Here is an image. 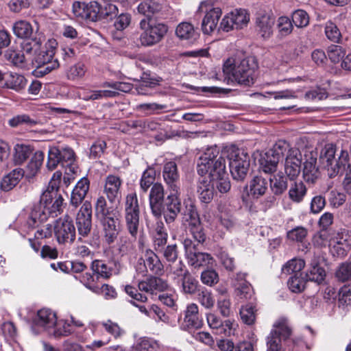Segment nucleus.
Listing matches in <instances>:
<instances>
[{
	"instance_id": "obj_45",
	"label": "nucleus",
	"mask_w": 351,
	"mask_h": 351,
	"mask_svg": "<svg viewBox=\"0 0 351 351\" xmlns=\"http://www.w3.org/2000/svg\"><path fill=\"white\" fill-rule=\"evenodd\" d=\"M13 160L15 165H21L33 154L32 146L24 144H16L14 148Z\"/></svg>"
},
{
	"instance_id": "obj_38",
	"label": "nucleus",
	"mask_w": 351,
	"mask_h": 351,
	"mask_svg": "<svg viewBox=\"0 0 351 351\" xmlns=\"http://www.w3.org/2000/svg\"><path fill=\"white\" fill-rule=\"evenodd\" d=\"M34 322L37 326L49 328L57 323V316L51 309L42 308L37 312Z\"/></svg>"
},
{
	"instance_id": "obj_31",
	"label": "nucleus",
	"mask_w": 351,
	"mask_h": 351,
	"mask_svg": "<svg viewBox=\"0 0 351 351\" xmlns=\"http://www.w3.org/2000/svg\"><path fill=\"white\" fill-rule=\"evenodd\" d=\"M154 250L161 252L167 243L168 234L162 221H157L152 232Z\"/></svg>"
},
{
	"instance_id": "obj_18",
	"label": "nucleus",
	"mask_w": 351,
	"mask_h": 351,
	"mask_svg": "<svg viewBox=\"0 0 351 351\" xmlns=\"http://www.w3.org/2000/svg\"><path fill=\"white\" fill-rule=\"evenodd\" d=\"M79 280L88 290L95 294L102 295L106 300H112L117 297V291L113 286L108 284L100 285L99 282H95L89 274L80 275Z\"/></svg>"
},
{
	"instance_id": "obj_62",
	"label": "nucleus",
	"mask_w": 351,
	"mask_h": 351,
	"mask_svg": "<svg viewBox=\"0 0 351 351\" xmlns=\"http://www.w3.org/2000/svg\"><path fill=\"white\" fill-rule=\"evenodd\" d=\"M256 308L252 304H247L243 306L240 310V316L242 321L247 324L252 325L256 319Z\"/></svg>"
},
{
	"instance_id": "obj_25",
	"label": "nucleus",
	"mask_w": 351,
	"mask_h": 351,
	"mask_svg": "<svg viewBox=\"0 0 351 351\" xmlns=\"http://www.w3.org/2000/svg\"><path fill=\"white\" fill-rule=\"evenodd\" d=\"M303 162V178L307 182L314 183L319 177V168L317 166V153L308 152L304 154Z\"/></svg>"
},
{
	"instance_id": "obj_50",
	"label": "nucleus",
	"mask_w": 351,
	"mask_h": 351,
	"mask_svg": "<svg viewBox=\"0 0 351 351\" xmlns=\"http://www.w3.org/2000/svg\"><path fill=\"white\" fill-rule=\"evenodd\" d=\"M228 14L230 16L236 29L243 28L247 25L250 21V16L247 10L245 9H236Z\"/></svg>"
},
{
	"instance_id": "obj_47",
	"label": "nucleus",
	"mask_w": 351,
	"mask_h": 351,
	"mask_svg": "<svg viewBox=\"0 0 351 351\" xmlns=\"http://www.w3.org/2000/svg\"><path fill=\"white\" fill-rule=\"evenodd\" d=\"M280 160L269 150L260 159V167L266 173H271L277 169Z\"/></svg>"
},
{
	"instance_id": "obj_58",
	"label": "nucleus",
	"mask_w": 351,
	"mask_h": 351,
	"mask_svg": "<svg viewBox=\"0 0 351 351\" xmlns=\"http://www.w3.org/2000/svg\"><path fill=\"white\" fill-rule=\"evenodd\" d=\"M36 119L32 118L27 114H18L13 117L8 121L9 125L12 128H16L21 125L33 127L38 124Z\"/></svg>"
},
{
	"instance_id": "obj_11",
	"label": "nucleus",
	"mask_w": 351,
	"mask_h": 351,
	"mask_svg": "<svg viewBox=\"0 0 351 351\" xmlns=\"http://www.w3.org/2000/svg\"><path fill=\"white\" fill-rule=\"evenodd\" d=\"M195 244L191 239H185L183 241L184 247L188 263L195 268L213 266L215 261L208 253L200 252L198 250L199 243Z\"/></svg>"
},
{
	"instance_id": "obj_14",
	"label": "nucleus",
	"mask_w": 351,
	"mask_h": 351,
	"mask_svg": "<svg viewBox=\"0 0 351 351\" xmlns=\"http://www.w3.org/2000/svg\"><path fill=\"white\" fill-rule=\"evenodd\" d=\"M117 263L113 260L95 259L90 264L92 273L86 271L84 274H89L95 281L109 280L116 274Z\"/></svg>"
},
{
	"instance_id": "obj_27",
	"label": "nucleus",
	"mask_w": 351,
	"mask_h": 351,
	"mask_svg": "<svg viewBox=\"0 0 351 351\" xmlns=\"http://www.w3.org/2000/svg\"><path fill=\"white\" fill-rule=\"evenodd\" d=\"M121 185L122 180L120 177L112 174H109L106 176L104 187V193L106 194L110 204L119 202L121 197Z\"/></svg>"
},
{
	"instance_id": "obj_44",
	"label": "nucleus",
	"mask_w": 351,
	"mask_h": 351,
	"mask_svg": "<svg viewBox=\"0 0 351 351\" xmlns=\"http://www.w3.org/2000/svg\"><path fill=\"white\" fill-rule=\"evenodd\" d=\"M95 216L98 219L119 213V211L117 208L108 207L106 199L104 196L97 197L95 204Z\"/></svg>"
},
{
	"instance_id": "obj_32",
	"label": "nucleus",
	"mask_w": 351,
	"mask_h": 351,
	"mask_svg": "<svg viewBox=\"0 0 351 351\" xmlns=\"http://www.w3.org/2000/svg\"><path fill=\"white\" fill-rule=\"evenodd\" d=\"M90 187V181L87 177L82 178L72 191L71 204L75 208L81 204L87 195Z\"/></svg>"
},
{
	"instance_id": "obj_12",
	"label": "nucleus",
	"mask_w": 351,
	"mask_h": 351,
	"mask_svg": "<svg viewBox=\"0 0 351 351\" xmlns=\"http://www.w3.org/2000/svg\"><path fill=\"white\" fill-rule=\"evenodd\" d=\"M53 230L58 243L65 244L74 242L76 237V230L73 219L68 215L56 221Z\"/></svg>"
},
{
	"instance_id": "obj_61",
	"label": "nucleus",
	"mask_w": 351,
	"mask_h": 351,
	"mask_svg": "<svg viewBox=\"0 0 351 351\" xmlns=\"http://www.w3.org/2000/svg\"><path fill=\"white\" fill-rule=\"evenodd\" d=\"M196 294L197 299L202 306L208 309L213 307L215 299L209 290L202 287Z\"/></svg>"
},
{
	"instance_id": "obj_40",
	"label": "nucleus",
	"mask_w": 351,
	"mask_h": 351,
	"mask_svg": "<svg viewBox=\"0 0 351 351\" xmlns=\"http://www.w3.org/2000/svg\"><path fill=\"white\" fill-rule=\"evenodd\" d=\"M288 179L286 175L279 172L269 178L270 188L275 195H282L288 189Z\"/></svg>"
},
{
	"instance_id": "obj_19",
	"label": "nucleus",
	"mask_w": 351,
	"mask_h": 351,
	"mask_svg": "<svg viewBox=\"0 0 351 351\" xmlns=\"http://www.w3.org/2000/svg\"><path fill=\"white\" fill-rule=\"evenodd\" d=\"M351 247V232L341 229L330 244V252L333 256L343 258Z\"/></svg>"
},
{
	"instance_id": "obj_59",
	"label": "nucleus",
	"mask_w": 351,
	"mask_h": 351,
	"mask_svg": "<svg viewBox=\"0 0 351 351\" xmlns=\"http://www.w3.org/2000/svg\"><path fill=\"white\" fill-rule=\"evenodd\" d=\"M62 173L60 171H56L51 180L49 182V185L47 189L44 191V198L51 197L53 195L56 194V191H60V184L61 182Z\"/></svg>"
},
{
	"instance_id": "obj_30",
	"label": "nucleus",
	"mask_w": 351,
	"mask_h": 351,
	"mask_svg": "<svg viewBox=\"0 0 351 351\" xmlns=\"http://www.w3.org/2000/svg\"><path fill=\"white\" fill-rule=\"evenodd\" d=\"M206 319L208 326L217 335L229 337L233 333V323L230 319L223 322L213 313L208 314Z\"/></svg>"
},
{
	"instance_id": "obj_22",
	"label": "nucleus",
	"mask_w": 351,
	"mask_h": 351,
	"mask_svg": "<svg viewBox=\"0 0 351 351\" xmlns=\"http://www.w3.org/2000/svg\"><path fill=\"white\" fill-rule=\"evenodd\" d=\"M169 287L167 280L152 275L138 283V288L141 291L150 295H156L159 292H164L168 290Z\"/></svg>"
},
{
	"instance_id": "obj_56",
	"label": "nucleus",
	"mask_w": 351,
	"mask_h": 351,
	"mask_svg": "<svg viewBox=\"0 0 351 351\" xmlns=\"http://www.w3.org/2000/svg\"><path fill=\"white\" fill-rule=\"evenodd\" d=\"M307 281L304 274L300 275H292L289 278L287 285L292 292L301 293L304 291Z\"/></svg>"
},
{
	"instance_id": "obj_1",
	"label": "nucleus",
	"mask_w": 351,
	"mask_h": 351,
	"mask_svg": "<svg viewBox=\"0 0 351 351\" xmlns=\"http://www.w3.org/2000/svg\"><path fill=\"white\" fill-rule=\"evenodd\" d=\"M267 337V351H291L308 348L302 337H294L293 328L287 319H279Z\"/></svg>"
},
{
	"instance_id": "obj_35",
	"label": "nucleus",
	"mask_w": 351,
	"mask_h": 351,
	"mask_svg": "<svg viewBox=\"0 0 351 351\" xmlns=\"http://www.w3.org/2000/svg\"><path fill=\"white\" fill-rule=\"evenodd\" d=\"M290 182L288 192L289 198L294 203H301L307 195L308 189L306 186L302 181L294 180Z\"/></svg>"
},
{
	"instance_id": "obj_46",
	"label": "nucleus",
	"mask_w": 351,
	"mask_h": 351,
	"mask_svg": "<svg viewBox=\"0 0 351 351\" xmlns=\"http://www.w3.org/2000/svg\"><path fill=\"white\" fill-rule=\"evenodd\" d=\"M124 215H141L138 196L133 191L126 195L124 202Z\"/></svg>"
},
{
	"instance_id": "obj_9",
	"label": "nucleus",
	"mask_w": 351,
	"mask_h": 351,
	"mask_svg": "<svg viewBox=\"0 0 351 351\" xmlns=\"http://www.w3.org/2000/svg\"><path fill=\"white\" fill-rule=\"evenodd\" d=\"M140 27L143 31L139 36L141 45L143 47H152L159 43L168 32V26L163 23L147 21L142 19Z\"/></svg>"
},
{
	"instance_id": "obj_53",
	"label": "nucleus",
	"mask_w": 351,
	"mask_h": 351,
	"mask_svg": "<svg viewBox=\"0 0 351 351\" xmlns=\"http://www.w3.org/2000/svg\"><path fill=\"white\" fill-rule=\"evenodd\" d=\"M125 227L132 238L136 239L138 234L140 215H124Z\"/></svg>"
},
{
	"instance_id": "obj_54",
	"label": "nucleus",
	"mask_w": 351,
	"mask_h": 351,
	"mask_svg": "<svg viewBox=\"0 0 351 351\" xmlns=\"http://www.w3.org/2000/svg\"><path fill=\"white\" fill-rule=\"evenodd\" d=\"M156 172L154 167H148L143 172L140 180L141 189L146 193L153 186L156 180Z\"/></svg>"
},
{
	"instance_id": "obj_24",
	"label": "nucleus",
	"mask_w": 351,
	"mask_h": 351,
	"mask_svg": "<svg viewBox=\"0 0 351 351\" xmlns=\"http://www.w3.org/2000/svg\"><path fill=\"white\" fill-rule=\"evenodd\" d=\"M184 319L181 327L185 330H196L203 326V319L199 313V308L196 304H189L184 311Z\"/></svg>"
},
{
	"instance_id": "obj_28",
	"label": "nucleus",
	"mask_w": 351,
	"mask_h": 351,
	"mask_svg": "<svg viewBox=\"0 0 351 351\" xmlns=\"http://www.w3.org/2000/svg\"><path fill=\"white\" fill-rule=\"evenodd\" d=\"M165 200L163 186L158 182L154 184L149 195V202L152 213L154 216H161L162 213V204Z\"/></svg>"
},
{
	"instance_id": "obj_6",
	"label": "nucleus",
	"mask_w": 351,
	"mask_h": 351,
	"mask_svg": "<svg viewBox=\"0 0 351 351\" xmlns=\"http://www.w3.org/2000/svg\"><path fill=\"white\" fill-rule=\"evenodd\" d=\"M224 153L229 160L230 171L233 180L243 181L250 168V156L233 145L225 147Z\"/></svg>"
},
{
	"instance_id": "obj_20",
	"label": "nucleus",
	"mask_w": 351,
	"mask_h": 351,
	"mask_svg": "<svg viewBox=\"0 0 351 351\" xmlns=\"http://www.w3.org/2000/svg\"><path fill=\"white\" fill-rule=\"evenodd\" d=\"M179 193L171 191L162 204V213L167 223L174 222L178 215L181 213V201Z\"/></svg>"
},
{
	"instance_id": "obj_2",
	"label": "nucleus",
	"mask_w": 351,
	"mask_h": 351,
	"mask_svg": "<svg viewBox=\"0 0 351 351\" xmlns=\"http://www.w3.org/2000/svg\"><path fill=\"white\" fill-rule=\"evenodd\" d=\"M258 64L254 58L241 61L237 66L226 61L223 65V72L228 83L230 81L245 87L252 86L258 75Z\"/></svg>"
},
{
	"instance_id": "obj_26",
	"label": "nucleus",
	"mask_w": 351,
	"mask_h": 351,
	"mask_svg": "<svg viewBox=\"0 0 351 351\" xmlns=\"http://www.w3.org/2000/svg\"><path fill=\"white\" fill-rule=\"evenodd\" d=\"M302 154L299 149L290 150L285 159V171L290 181L297 178L301 171Z\"/></svg>"
},
{
	"instance_id": "obj_49",
	"label": "nucleus",
	"mask_w": 351,
	"mask_h": 351,
	"mask_svg": "<svg viewBox=\"0 0 351 351\" xmlns=\"http://www.w3.org/2000/svg\"><path fill=\"white\" fill-rule=\"evenodd\" d=\"M14 34L21 38H25V40H32L30 38L33 34V28L30 23L26 21H19L14 23L13 25Z\"/></svg>"
},
{
	"instance_id": "obj_37",
	"label": "nucleus",
	"mask_w": 351,
	"mask_h": 351,
	"mask_svg": "<svg viewBox=\"0 0 351 351\" xmlns=\"http://www.w3.org/2000/svg\"><path fill=\"white\" fill-rule=\"evenodd\" d=\"M55 50L56 48L51 45L49 47L45 46L42 49L40 45V49L36 51V53H33L34 58L32 60L34 61L38 65L51 64V63H53L56 60H57L56 58H54Z\"/></svg>"
},
{
	"instance_id": "obj_57",
	"label": "nucleus",
	"mask_w": 351,
	"mask_h": 351,
	"mask_svg": "<svg viewBox=\"0 0 351 351\" xmlns=\"http://www.w3.org/2000/svg\"><path fill=\"white\" fill-rule=\"evenodd\" d=\"M308 281L316 282L317 285L321 284L325 279L326 271L325 269L315 264L311 266L308 271L305 274Z\"/></svg>"
},
{
	"instance_id": "obj_55",
	"label": "nucleus",
	"mask_w": 351,
	"mask_h": 351,
	"mask_svg": "<svg viewBox=\"0 0 351 351\" xmlns=\"http://www.w3.org/2000/svg\"><path fill=\"white\" fill-rule=\"evenodd\" d=\"M209 180L213 185V188H216L221 193H226L230 189L231 184L227 176L226 169L219 177L212 178Z\"/></svg>"
},
{
	"instance_id": "obj_36",
	"label": "nucleus",
	"mask_w": 351,
	"mask_h": 351,
	"mask_svg": "<svg viewBox=\"0 0 351 351\" xmlns=\"http://www.w3.org/2000/svg\"><path fill=\"white\" fill-rule=\"evenodd\" d=\"M25 175V171L21 168L12 170L5 176L1 183L0 187L4 191H9L15 187Z\"/></svg>"
},
{
	"instance_id": "obj_21",
	"label": "nucleus",
	"mask_w": 351,
	"mask_h": 351,
	"mask_svg": "<svg viewBox=\"0 0 351 351\" xmlns=\"http://www.w3.org/2000/svg\"><path fill=\"white\" fill-rule=\"evenodd\" d=\"M208 5L202 2L199 6L198 11L206 12L202 23V30L205 34H211L217 27L222 12L219 8H213L208 10Z\"/></svg>"
},
{
	"instance_id": "obj_42",
	"label": "nucleus",
	"mask_w": 351,
	"mask_h": 351,
	"mask_svg": "<svg viewBox=\"0 0 351 351\" xmlns=\"http://www.w3.org/2000/svg\"><path fill=\"white\" fill-rule=\"evenodd\" d=\"M182 281V291L184 294L195 295L202 287L199 281L189 271H185V274Z\"/></svg>"
},
{
	"instance_id": "obj_5",
	"label": "nucleus",
	"mask_w": 351,
	"mask_h": 351,
	"mask_svg": "<svg viewBox=\"0 0 351 351\" xmlns=\"http://www.w3.org/2000/svg\"><path fill=\"white\" fill-rule=\"evenodd\" d=\"M319 165L327 171L330 178L343 174L350 162V155L347 150L341 149L338 154L336 145L328 143L322 149L319 157Z\"/></svg>"
},
{
	"instance_id": "obj_4",
	"label": "nucleus",
	"mask_w": 351,
	"mask_h": 351,
	"mask_svg": "<svg viewBox=\"0 0 351 351\" xmlns=\"http://www.w3.org/2000/svg\"><path fill=\"white\" fill-rule=\"evenodd\" d=\"M41 205L35 206L32 208L27 219V226L30 228L38 227L40 223L47 220L49 216L56 217L60 215L63 211L64 199L60 191H56V194L53 196L44 198V192L40 197Z\"/></svg>"
},
{
	"instance_id": "obj_51",
	"label": "nucleus",
	"mask_w": 351,
	"mask_h": 351,
	"mask_svg": "<svg viewBox=\"0 0 351 351\" xmlns=\"http://www.w3.org/2000/svg\"><path fill=\"white\" fill-rule=\"evenodd\" d=\"M158 341L147 337L139 338L134 346V351H158Z\"/></svg>"
},
{
	"instance_id": "obj_17",
	"label": "nucleus",
	"mask_w": 351,
	"mask_h": 351,
	"mask_svg": "<svg viewBox=\"0 0 351 351\" xmlns=\"http://www.w3.org/2000/svg\"><path fill=\"white\" fill-rule=\"evenodd\" d=\"M92 204L89 201H85L77 213L75 222L78 234V239L82 241V237H86L92 229Z\"/></svg>"
},
{
	"instance_id": "obj_7",
	"label": "nucleus",
	"mask_w": 351,
	"mask_h": 351,
	"mask_svg": "<svg viewBox=\"0 0 351 351\" xmlns=\"http://www.w3.org/2000/svg\"><path fill=\"white\" fill-rule=\"evenodd\" d=\"M184 208L181 213L183 220L187 222L189 232L196 242L204 243L206 239V234L195 202L189 198L184 199Z\"/></svg>"
},
{
	"instance_id": "obj_29",
	"label": "nucleus",
	"mask_w": 351,
	"mask_h": 351,
	"mask_svg": "<svg viewBox=\"0 0 351 351\" xmlns=\"http://www.w3.org/2000/svg\"><path fill=\"white\" fill-rule=\"evenodd\" d=\"M275 18L272 13L260 9L256 14V24L262 37L269 38L273 32Z\"/></svg>"
},
{
	"instance_id": "obj_41",
	"label": "nucleus",
	"mask_w": 351,
	"mask_h": 351,
	"mask_svg": "<svg viewBox=\"0 0 351 351\" xmlns=\"http://www.w3.org/2000/svg\"><path fill=\"white\" fill-rule=\"evenodd\" d=\"M44 158V153L41 151H37L33 154L25 170H24L25 174L28 179L33 178L38 173L43 163Z\"/></svg>"
},
{
	"instance_id": "obj_15",
	"label": "nucleus",
	"mask_w": 351,
	"mask_h": 351,
	"mask_svg": "<svg viewBox=\"0 0 351 351\" xmlns=\"http://www.w3.org/2000/svg\"><path fill=\"white\" fill-rule=\"evenodd\" d=\"M120 213L99 219L102 227V239L104 243L111 245L117 241L121 230Z\"/></svg>"
},
{
	"instance_id": "obj_23",
	"label": "nucleus",
	"mask_w": 351,
	"mask_h": 351,
	"mask_svg": "<svg viewBox=\"0 0 351 351\" xmlns=\"http://www.w3.org/2000/svg\"><path fill=\"white\" fill-rule=\"evenodd\" d=\"M162 177L169 190L179 193L180 190V179L178 165L174 161H169L164 164Z\"/></svg>"
},
{
	"instance_id": "obj_63",
	"label": "nucleus",
	"mask_w": 351,
	"mask_h": 351,
	"mask_svg": "<svg viewBox=\"0 0 351 351\" xmlns=\"http://www.w3.org/2000/svg\"><path fill=\"white\" fill-rule=\"evenodd\" d=\"M335 276L339 281L346 282L351 279V256L348 261L342 263L335 272Z\"/></svg>"
},
{
	"instance_id": "obj_16",
	"label": "nucleus",
	"mask_w": 351,
	"mask_h": 351,
	"mask_svg": "<svg viewBox=\"0 0 351 351\" xmlns=\"http://www.w3.org/2000/svg\"><path fill=\"white\" fill-rule=\"evenodd\" d=\"M136 271L146 274L150 271L155 275H162L164 272V265L158 255L151 250H146L144 258L138 261Z\"/></svg>"
},
{
	"instance_id": "obj_60",
	"label": "nucleus",
	"mask_w": 351,
	"mask_h": 351,
	"mask_svg": "<svg viewBox=\"0 0 351 351\" xmlns=\"http://www.w3.org/2000/svg\"><path fill=\"white\" fill-rule=\"evenodd\" d=\"M296 149L295 148H291L289 143L285 140H278L274 145L273 147L269 151L271 152L279 160L282 158L285 154H289L290 150Z\"/></svg>"
},
{
	"instance_id": "obj_13",
	"label": "nucleus",
	"mask_w": 351,
	"mask_h": 351,
	"mask_svg": "<svg viewBox=\"0 0 351 351\" xmlns=\"http://www.w3.org/2000/svg\"><path fill=\"white\" fill-rule=\"evenodd\" d=\"M99 9L101 4L95 1L88 3L75 1L72 5V11L76 18L91 22L100 21Z\"/></svg>"
},
{
	"instance_id": "obj_3",
	"label": "nucleus",
	"mask_w": 351,
	"mask_h": 351,
	"mask_svg": "<svg viewBox=\"0 0 351 351\" xmlns=\"http://www.w3.org/2000/svg\"><path fill=\"white\" fill-rule=\"evenodd\" d=\"M226 169V160L224 149L220 152L215 145L208 147L199 156L197 162V174L202 178L208 176L212 178L219 177Z\"/></svg>"
},
{
	"instance_id": "obj_8",
	"label": "nucleus",
	"mask_w": 351,
	"mask_h": 351,
	"mask_svg": "<svg viewBox=\"0 0 351 351\" xmlns=\"http://www.w3.org/2000/svg\"><path fill=\"white\" fill-rule=\"evenodd\" d=\"M76 155L71 147H52L48 153L47 167L49 170L53 171L59 165L64 168L66 171L75 173L77 170Z\"/></svg>"
},
{
	"instance_id": "obj_52",
	"label": "nucleus",
	"mask_w": 351,
	"mask_h": 351,
	"mask_svg": "<svg viewBox=\"0 0 351 351\" xmlns=\"http://www.w3.org/2000/svg\"><path fill=\"white\" fill-rule=\"evenodd\" d=\"M305 266V262L302 259L293 258L289 261L282 267L284 274L289 275H300L303 273L302 270Z\"/></svg>"
},
{
	"instance_id": "obj_10",
	"label": "nucleus",
	"mask_w": 351,
	"mask_h": 351,
	"mask_svg": "<svg viewBox=\"0 0 351 351\" xmlns=\"http://www.w3.org/2000/svg\"><path fill=\"white\" fill-rule=\"evenodd\" d=\"M41 45L40 38L36 37L32 40H24L21 45L22 51L9 49L5 53V58L14 66L23 67L25 62V55L32 56L33 53H36Z\"/></svg>"
},
{
	"instance_id": "obj_64",
	"label": "nucleus",
	"mask_w": 351,
	"mask_h": 351,
	"mask_svg": "<svg viewBox=\"0 0 351 351\" xmlns=\"http://www.w3.org/2000/svg\"><path fill=\"white\" fill-rule=\"evenodd\" d=\"M339 306L343 308L351 307V285L343 286L339 291Z\"/></svg>"
},
{
	"instance_id": "obj_34",
	"label": "nucleus",
	"mask_w": 351,
	"mask_h": 351,
	"mask_svg": "<svg viewBox=\"0 0 351 351\" xmlns=\"http://www.w3.org/2000/svg\"><path fill=\"white\" fill-rule=\"evenodd\" d=\"M267 189V179L261 176H256L250 182L247 194L253 199H258L265 193Z\"/></svg>"
},
{
	"instance_id": "obj_48",
	"label": "nucleus",
	"mask_w": 351,
	"mask_h": 351,
	"mask_svg": "<svg viewBox=\"0 0 351 351\" xmlns=\"http://www.w3.org/2000/svg\"><path fill=\"white\" fill-rule=\"evenodd\" d=\"M162 9V4L154 0H145L141 2L137 7L138 12L147 17L160 12Z\"/></svg>"
},
{
	"instance_id": "obj_43",
	"label": "nucleus",
	"mask_w": 351,
	"mask_h": 351,
	"mask_svg": "<svg viewBox=\"0 0 351 351\" xmlns=\"http://www.w3.org/2000/svg\"><path fill=\"white\" fill-rule=\"evenodd\" d=\"M176 34L181 39L188 40L190 42L196 40L199 37L197 29H195L191 23L187 22L180 23L176 27Z\"/></svg>"
},
{
	"instance_id": "obj_33",
	"label": "nucleus",
	"mask_w": 351,
	"mask_h": 351,
	"mask_svg": "<svg viewBox=\"0 0 351 351\" xmlns=\"http://www.w3.org/2000/svg\"><path fill=\"white\" fill-rule=\"evenodd\" d=\"M197 193L200 202L207 204L213 199L215 189L208 179L202 178L197 182Z\"/></svg>"
},
{
	"instance_id": "obj_39",
	"label": "nucleus",
	"mask_w": 351,
	"mask_h": 351,
	"mask_svg": "<svg viewBox=\"0 0 351 351\" xmlns=\"http://www.w3.org/2000/svg\"><path fill=\"white\" fill-rule=\"evenodd\" d=\"M27 84V80L24 75L10 73L5 76L3 87L21 93L24 90Z\"/></svg>"
}]
</instances>
